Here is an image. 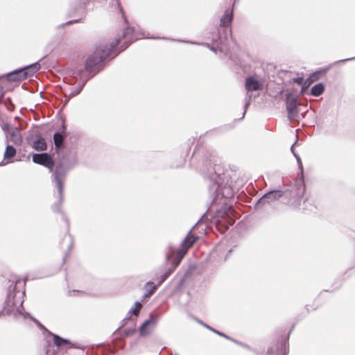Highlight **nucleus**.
Wrapping results in <instances>:
<instances>
[{
  "label": "nucleus",
  "instance_id": "a878e982",
  "mask_svg": "<svg viewBox=\"0 0 355 355\" xmlns=\"http://www.w3.org/2000/svg\"><path fill=\"white\" fill-rule=\"evenodd\" d=\"M310 85H311L307 81L305 84L300 85L301 87L300 91V95L302 96V95H304L306 94H307V92L309 91V90H308V89L310 87Z\"/></svg>",
  "mask_w": 355,
  "mask_h": 355
},
{
  "label": "nucleus",
  "instance_id": "c756f323",
  "mask_svg": "<svg viewBox=\"0 0 355 355\" xmlns=\"http://www.w3.org/2000/svg\"><path fill=\"white\" fill-rule=\"evenodd\" d=\"M135 331H136L135 327L127 328L123 330V334L125 336H128L133 334Z\"/></svg>",
  "mask_w": 355,
  "mask_h": 355
},
{
  "label": "nucleus",
  "instance_id": "7ed1b4c3",
  "mask_svg": "<svg viewBox=\"0 0 355 355\" xmlns=\"http://www.w3.org/2000/svg\"><path fill=\"white\" fill-rule=\"evenodd\" d=\"M120 40V37L116 38L108 46L107 44L98 45L94 52L93 62L95 64L100 63L109 58L114 57L118 51L124 50L125 46L118 48Z\"/></svg>",
  "mask_w": 355,
  "mask_h": 355
},
{
  "label": "nucleus",
  "instance_id": "412c9836",
  "mask_svg": "<svg viewBox=\"0 0 355 355\" xmlns=\"http://www.w3.org/2000/svg\"><path fill=\"white\" fill-rule=\"evenodd\" d=\"M16 155V150L12 146H7L5 153H4V158L6 159H10L13 158Z\"/></svg>",
  "mask_w": 355,
  "mask_h": 355
},
{
  "label": "nucleus",
  "instance_id": "37998d69",
  "mask_svg": "<svg viewBox=\"0 0 355 355\" xmlns=\"http://www.w3.org/2000/svg\"><path fill=\"white\" fill-rule=\"evenodd\" d=\"M89 349H90V355H93V351L94 349V347L90 345Z\"/></svg>",
  "mask_w": 355,
  "mask_h": 355
},
{
  "label": "nucleus",
  "instance_id": "a18cd8bd",
  "mask_svg": "<svg viewBox=\"0 0 355 355\" xmlns=\"http://www.w3.org/2000/svg\"><path fill=\"white\" fill-rule=\"evenodd\" d=\"M148 296H150L149 295H146V293L144 294V297H148Z\"/></svg>",
  "mask_w": 355,
  "mask_h": 355
},
{
  "label": "nucleus",
  "instance_id": "49530a36",
  "mask_svg": "<svg viewBox=\"0 0 355 355\" xmlns=\"http://www.w3.org/2000/svg\"><path fill=\"white\" fill-rule=\"evenodd\" d=\"M174 355H179L178 354L175 353Z\"/></svg>",
  "mask_w": 355,
  "mask_h": 355
},
{
  "label": "nucleus",
  "instance_id": "dca6fc26",
  "mask_svg": "<svg viewBox=\"0 0 355 355\" xmlns=\"http://www.w3.org/2000/svg\"><path fill=\"white\" fill-rule=\"evenodd\" d=\"M33 148L36 150H46L47 148L46 143L43 138H39L33 142Z\"/></svg>",
  "mask_w": 355,
  "mask_h": 355
},
{
  "label": "nucleus",
  "instance_id": "0eeeda50",
  "mask_svg": "<svg viewBox=\"0 0 355 355\" xmlns=\"http://www.w3.org/2000/svg\"><path fill=\"white\" fill-rule=\"evenodd\" d=\"M40 68H19L7 74V79L9 81H21L28 78L30 70L31 73L37 72Z\"/></svg>",
  "mask_w": 355,
  "mask_h": 355
},
{
  "label": "nucleus",
  "instance_id": "e433bc0d",
  "mask_svg": "<svg viewBox=\"0 0 355 355\" xmlns=\"http://www.w3.org/2000/svg\"><path fill=\"white\" fill-rule=\"evenodd\" d=\"M130 320H132L129 316L125 318L123 320H122V326H124L126 324L127 322Z\"/></svg>",
  "mask_w": 355,
  "mask_h": 355
},
{
  "label": "nucleus",
  "instance_id": "5701e85b",
  "mask_svg": "<svg viewBox=\"0 0 355 355\" xmlns=\"http://www.w3.org/2000/svg\"><path fill=\"white\" fill-rule=\"evenodd\" d=\"M228 340H230L232 342H233L234 343L236 344L237 345H239L249 351H252V352H255V350L254 349H252L250 345H248V344L245 343H243L239 340H236L232 337H231V339H229Z\"/></svg>",
  "mask_w": 355,
  "mask_h": 355
},
{
  "label": "nucleus",
  "instance_id": "f704fd0d",
  "mask_svg": "<svg viewBox=\"0 0 355 355\" xmlns=\"http://www.w3.org/2000/svg\"><path fill=\"white\" fill-rule=\"evenodd\" d=\"M209 208L210 207H208L207 211L201 216V218L199 219L198 222L204 221L207 219L206 214H207V212L209 211Z\"/></svg>",
  "mask_w": 355,
  "mask_h": 355
},
{
  "label": "nucleus",
  "instance_id": "f8f14e48",
  "mask_svg": "<svg viewBox=\"0 0 355 355\" xmlns=\"http://www.w3.org/2000/svg\"><path fill=\"white\" fill-rule=\"evenodd\" d=\"M329 69L330 68H320L319 69L313 71L306 78V81L309 82L310 85H311L313 83L322 79L327 75Z\"/></svg>",
  "mask_w": 355,
  "mask_h": 355
},
{
  "label": "nucleus",
  "instance_id": "423d86ee",
  "mask_svg": "<svg viewBox=\"0 0 355 355\" xmlns=\"http://www.w3.org/2000/svg\"><path fill=\"white\" fill-rule=\"evenodd\" d=\"M264 85V79L257 74L248 76L245 79L244 86L248 92L261 91Z\"/></svg>",
  "mask_w": 355,
  "mask_h": 355
},
{
  "label": "nucleus",
  "instance_id": "79ce46f5",
  "mask_svg": "<svg viewBox=\"0 0 355 355\" xmlns=\"http://www.w3.org/2000/svg\"><path fill=\"white\" fill-rule=\"evenodd\" d=\"M116 3L118 5L119 10L122 12V8H121L118 0H116Z\"/></svg>",
  "mask_w": 355,
  "mask_h": 355
},
{
  "label": "nucleus",
  "instance_id": "ea45409f",
  "mask_svg": "<svg viewBox=\"0 0 355 355\" xmlns=\"http://www.w3.org/2000/svg\"><path fill=\"white\" fill-rule=\"evenodd\" d=\"M297 140H296V141L294 142V144H293L291 146V151L292 152V153H293H293H295V152L294 151V150H293V147H294V146H295V144H297Z\"/></svg>",
  "mask_w": 355,
  "mask_h": 355
},
{
  "label": "nucleus",
  "instance_id": "2eb2a0df",
  "mask_svg": "<svg viewBox=\"0 0 355 355\" xmlns=\"http://www.w3.org/2000/svg\"><path fill=\"white\" fill-rule=\"evenodd\" d=\"M196 321L198 323L200 324L204 327H205L206 329H207L209 331L214 332L216 335H218V336H219L220 337L225 338L227 340L231 339V336H228L227 334H225L224 332L220 331L213 328L212 327H211L209 324H206L205 322H204L201 320H200L198 318H196Z\"/></svg>",
  "mask_w": 355,
  "mask_h": 355
},
{
  "label": "nucleus",
  "instance_id": "6ab92c4d",
  "mask_svg": "<svg viewBox=\"0 0 355 355\" xmlns=\"http://www.w3.org/2000/svg\"><path fill=\"white\" fill-rule=\"evenodd\" d=\"M53 343L58 347H62L69 345V340L64 339L58 335H53Z\"/></svg>",
  "mask_w": 355,
  "mask_h": 355
},
{
  "label": "nucleus",
  "instance_id": "c85d7f7f",
  "mask_svg": "<svg viewBox=\"0 0 355 355\" xmlns=\"http://www.w3.org/2000/svg\"><path fill=\"white\" fill-rule=\"evenodd\" d=\"M293 156L295 157V159L297 160L299 168L302 171H303L302 162V159H301L300 155L298 154H297L296 153H293Z\"/></svg>",
  "mask_w": 355,
  "mask_h": 355
},
{
  "label": "nucleus",
  "instance_id": "4be33fe9",
  "mask_svg": "<svg viewBox=\"0 0 355 355\" xmlns=\"http://www.w3.org/2000/svg\"><path fill=\"white\" fill-rule=\"evenodd\" d=\"M64 137L62 134L56 132L53 135V141L56 148H59L62 146Z\"/></svg>",
  "mask_w": 355,
  "mask_h": 355
},
{
  "label": "nucleus",
  "instance_id": "1a4fd4ad",
  "mask_svg": "<svg viewBox=\"0 0 355 355\" xmlns=\"http://www.w3.org/2000/svg\"><path fill=\"white\" fill-rule=\"evenodd\" d=\"M54 175V180L56 183L59 195L61 199L63 198L64 181L66 176V171L62 166H57Z\"/></svg>",
  "mask_w": 355,
  "mask_h": 355
},
{
  "label": "nucleus",
  "instance_id": "7c9ffc66",
  "mask_svg": "<svg viewBox=\"0 0 355 355\" xmlns=\"http://www.w3.org/2000/svg\"><path fill=\"white\" fill-rule=\"evenodd\" d=\"M250 104H251V102H250L248 101H244V106H243V110H243V116L241 118V119H243L245 117L246 112H247L248 107H250Z\"/></svg>",
  "mask_w": 355,
  "mask_h": 355
},
{
  "label": "nucleus",
  "instance_id": "c9c22d12",
  "mask_svg": "<svg viewBox=\"0 0 355 355\" xmlns=\"http://www.w3.org/2000/svg\"><path fill=\"white\" fill-rule=\"evenodd\" d=\"M25 67H41V64L38 62H36L35 63H32V64L26 65Z\"/></svg>",
  "mask_w": 355,
  "mask_h": 355
},
{
  "label": "nucleus",
  "instance_id": "4468645a",
  "mask_svg": "<svg viewBox=\"0 0 355 355\" xmlns=\"http://www.w3.org/2000/svg\"><path fill=\"white\" fill-rule=\"evenodd\" d=\"M325 91V85L323 83H318L315 84L311 89L307 92L308 95L318 97L321 96Z\"/></svg>",
  "mask_w": 355,
  "mask_h": 355
},
{
  "label": "nucleus",
  "instance_id": "4c0bfd02",
  "mask_svg": "<svg viewBox=\"0 0 355 355\" xmlns=\"http://www.w3.org/2000/svg\"><path fill=\"white\" fill-rule=\"evenodd\" d=\"M3 87L1 86H0V104L1 103V98L3 97Z\"/></svg>",
  "mask_w": 355,
  "mask_h": 355
},
{
  "label": "nucleus",
  "instance_id": "9b49d317",
  "mask_svg": "<svg viewBox=\"0 0 355 355\" xmlns=\"http://www.w3.org/2000/svg\"><path fill=\"white\" fill-rule=\"evenodd\" d=\"M267 196V200L270 204L275 201L278 200L280 198L284 197H291L293 194L288 190H282V189H272L265 193Z\"/></svg>",
  "mask_w": 355,
  "mask_h": 355
},
{
  "label": "nucleus",
  "instance_id": "20e7f679",
  "mask_svg": "<svg viewBox=\"0 0 355 355\" xmlns=\"http://www.w3.org/2000/svg\"><path fill=\"white\" fill-rule=\"evenodd\" d=\"M283 190H288L293 194L291 197H286V198L300 205V200L303 198L306 191V186L304 180L300 178L296 180L294 184L285 187Z\"/></svg>",
  "mask_w": 355,
  "mask_h": 355
},
{
  "label": "nucleus",
  "instance_id": "c03bdc74",
  "mask_svg": "<svg viewBox=\"0 0 355 355\" xmlns=\"http://www.w3.org/2000/svg\"><path fill=\"white\" fill-rule=\"evenodd\" d=\"M88 60H89V58H87V59L85 60V67H88V66H87V62H88Z\"/></svg>",
  "mask_w": 355,
  "mask_h": 355
},
{
  "label": "nucleus",
  "instance_id": "473e14b6",
  "mask_svg": "<svg viewBox=\"0 0 355 355\" xmlns=\"http://www.w3.org/2000/svg\"><path fill=\"white\" fill-rule=\"evenodd\" d=\"M101 68H92L90 67V79L92 76H94L95 74L99 72L100 69Z\"/></svg>",
  "mask_w": 355,
  "mask_h": 355
},
{
  "label": "nucleus",
  "instance_id": "2f4dec72",
  "mask_svg": "<svg viewBox=\"0 0 355 355\" xmlns=\"http://www.w3.org/2000/svg\"><path fill=\"white\" fill-rule=\"evenodd\" d=\"M12 137L16 144H21L22 139L19 135L13 133L12 134Z\"/></svg>",
  "mask_w": 355,
  "mask_h": 355
},
{
  "label": "nucleus",
  "instance_id": "6e6552de",
  "mask_svg": "<svg viewBox=\"0 0 355 355\" xmlns=\"http://www.w3.org/2000/svg\"><path fill=\"white\" fill-rule=\"evenodd\" d=\"M159 319V315L150 314L139 327V333L141 336H146L150 333V328L155 326Z\"/></svg>",
  "mask_w": 355,
  "mask_h": 355
},
{
  "label": "nucleus",
  "instance_id": "f03ea898",
  "mask_svg": "<svg viewBox=\"0 0 355 355\" xmlns=\"http://www.w3.org/2000/svg\"><path fill=\"white\" fill-rule=\"evenodd\" d=\"M221 180V176L215 170L207 176L208 192L212 204H216L218 198H229L233 196L231 187L223 185Z\"/></svg>",
  "mask_w": 355,
  "mask_h": 355
},
{
  "label": "nucleus",
  "instance_id": "bb28decb",
  "mask_svg": "<svg viewBox=\"0 0 355 355\" xmlns=\"http://www.w3.org/2000/svg\"><path fill=\"white\" fill-rule=\"evenodd\" d=\"M128 316L132 319V316H135V318H137L139 315V311L137 310V308L135 307H131L128 313Z\"/></svg>",
  "mask_w": 355,
  "mask_h": 355
},
{
  "label": "nucleus",
  "instance_id": "a19ab883",
  "mask_svg": "<svg viewBox=\"0 0 355 355\" xmlns=\"http://www.w3.org/2000/svg\"><path fill=\"white\" fill-rule=\"evenodd\" d=\"M78 20H73V21H67L65 24H73V23H76V22H78Z\"/></svg>",
  "mask_w": 355,
  "mask_h": 355
},
{
  "label": "nucleus",
  "instance_id": "a211bd4d",
  "mask_svg": "<svg viewBox=\"0 0 355 355\" xmlns=\"http://www.w3.org/2000/svg\"><path fill=\"white\" fill-rule=\"evenodd\" d=\"M232 11L226 10L224 15L220 19V26H227L232 21Z\"/></svg>",
  "mask_w": 355,
  "mask_h": 355
},
{
  "label": "nucleus",
  "instance_id": "58836bf2",
  "mask_svg": "<svg viewBox=\"0 0 355 355\" xmlns=\"http://www.w3.org/2000/svg\"><path fill=\"white\" fill-rule=\"evenodd\" d=\"M273 353V349L272 347H269L267 350V355H271Z\"/></svg>",
  "mask_w": 355,
  "mask_h": 355
},
{
  "label": "nucleus",
  "instance_id": "72a5a7b5",
  "mask_svg": "<svg viewBox=\"0 0 355 355\" xmlns=\"http://www.w3.org/2000/svg\"><path fill=\"white\" fill-rule=\"evenodd\" d=\"M132 307H135V308H137V310L139 311V309L141 308V303L139 301H136L134 303V305L132 306Z\"/></svg>",
  "mask_w": 355,
  "mask_h": 355
},
{
  "label": "nucleus",
  "instance_id": "393cba45",
  "mask_svg": "<svg viewBox=\"0 0 355 355\" xmlns=\"http://www.w3.org/2000/svg\"><path fill=\"white\" fill-rule=\"evenodd\" d=\"M291 82L300 86L306 83V78L304 79L303 73H302L301 76H297L296 77L293 78L291 79Z\"/></svg>",
  "mask_w": 355,
  "mask_h": 355
},
{
  "label": "nucleus",
  "instance_id": "f257e3e1",
  "mask_svg": "<svg viewBox=\"0 0 355 355\" xmlns=\"http://www.w3.org/2000/svg\"><path fill=\"white\" fill-rule=\"evenodd\" d=\"M193 228L194 226L189 230L187 236L182 241L180 247L178 249H175L171 245L169 246L171 253L166 254V261L171 263V267L161 275L158 281V285H161L168 277L174 269L180 264V261L187 254L188 249L192 247L198 241L199 237L191 234V231Z\"/></svg>",
  "mask_w": 355,
  "mask_h": 355
},
{
  "label": "nucleus",
  "instance_id": "f3484780",
  "mask_svg": "<svg viewBox=\"0 0 355 355\" xmlns=\"http://www.w3.org/2000/svg\"><path fill=\"white\" fill-rule=\"evenodd\" d=\"M157 284H155L154 282L149 281L145 284L144 288L146 290V295H151L159 286Z\"/></svg>",
  "mask_w": 355,
  "mask_h": 355
},
{
  "label": "nucleus",
  "instance_id": "b1692460",
  "mask_svg": "<svg viewBox=\"0 0 355 355\" xmlns=\"http://www.w3.org/2000/svg\"><path fill=\"white\" fill-rule=\"evenodd\" d=\"M190 275V272L189 271H187L185 272V273L184 274V275L181 277V279H180L178 284L175 286V289L177 291H179L181 289V288L183 286V285L185 284V282L187 280V279L189 277Z\"/></svg>",
  "mask_w": 355,
  "mask_h": 355
},
{
  "label": "nucleus",
  "instance_id": "cd10ccee",
  "mask_svg": "<svg viewBox=\"0 0 355 355\" xmlns=\"http://www.w3.org/2000/svg\"><path fill=\"white\" fill-rule=\"evenodd\" d=\"M252 92L246 91L245 96L244 98V101H250L251 102L252 99L255 98L257 96H254L252 93Z\"/></svg>",
  "mask_w": 355,
  "mask_h": 355
},
{
  "label": "nucleus",
  "instance_id": "aec40b11",
  "mask_svg": "<svg viewBox=\"0 0 355 355\" xmlns=\"http://www.w3.org/2000/svg\"><path fill=\"white\" fill-rule=\"evenodd\" d=\"M266 205H269V202L267 200V196L264 193L261 197H260L254 204V209H259L263 208Z\"/></svg>",
  "mask_w": 355,
  "mask_h": 355
},
{
  "label": "nucleus",
  "instance_id": "9d476101",
  "mask_svg": "<svg viewBox=\"0 0 355 355\" xmlns=\"http://www.w3.org/2000/svg\"><path fill=\"white\" fill-rule=\"evenodd\" d=\"M33 161L35 163L43 165L51 170H52L54 166V161L53 158L47 153L33 155Z\"/></svg>",
  "mask_w": 355,
  "mask_h": 355
},
{
  "label": "nucleus",
  "instance_id": "39448f33",
  "mask_svg": "<svg viewBox=\"0 0 355 355\" xmlns=\"http://www.w3.org/2000/svg\"><path fill=\"white\" fill-rule=\"evenodd\" d=\"M285 104L288 113V119L291 121L299 115L298 96L288 92L285 96Z\"/></svg>",
  "mask_w": 355,
  "mask_h": 355
},
{
  "label": "nucleus",
  "instance_id": "ddd939ff",
  "mask_svg": "<svg viewBox=\"0 0 355 355\" xmlns=\"http://www.w3.org/2000/svg\"><path fill=\"white\" fill-rule=\"evenodd\" d=\"M293 326L288 332L286 337L282 339L279 345L277 348V355H288L289 352L288 340L290 334L293 330Z\"/></svg>",
  "mask_w": 355,
  "mask_h": 355
}]
</instances>
